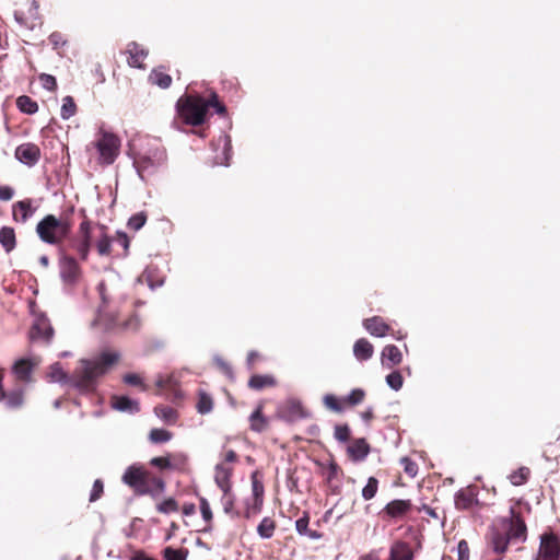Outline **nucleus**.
Listing matches in <instances>:
<instances>
[{"label": "nucleus", "mask_w": 560, "mask_h": 560, "mask_svg": "<svg viewBox=\"0 0 560 560\" xmlns=\"http://www.w3.org/2000/svg\"><path fill=\"white\" fill-rule=\"evenodd\" d=\"M118 358L116 352H103L93 360H81L71 376L62 370L59 363H54L48 377L52 383L69 384L81 393L92 392L95 389L96 380L104 375Z\"/></svg>", "instance_id": "nucleus-1"}, {"label": "nucleus", "mask_w": 560, "mask_h": 560, "mask_svg": "<svg viewBox=\"0 0 560 560\" xmlns=\"http://www.w3.org/2000/svg\"><path fill=\"white\" fill-rule=\"evenodd\" d=\"M511 514L510 518L503 517L494 522L486 536L488 548L499 556L508 550L511 540H526L527 528L524 521L514 515L513 510Z\"/></svg>", "instance_id": "nucleus-2"}, {"label": "nucleus", "mask_w": 560, "mask_h": 560, "mask_svg": "<svg viewBox=\"0 0 560 560\" xmlns=\"http://www.w3.org/2000/svg\"><path fill=\"white\" fill-rule=\"evenodd\" d=\"M98 292L102 305L98 310L95 324L101 325L105 330H112L116 327H121V329L126 331L139 330L141 319L137 314L131 315L127 320L119 324L117 316L112 312V305H116L125 300L122 294L115 292L114 287L105 281L98 284Z\"/></svg>", "instance_id": "nucleus-3"}, {"label": "nucleus", "mask_w": 560, "mask_h": 560, "mask_svg": "<svg viewBox=\"0 0 560 560\" xmlns=\"http://www.w3.org/2000/svg\"><path fill=\"white\" fill-rule=\"evenodd\" d=\"M39 240L49 245H59L70 233V224L54 214H47L36 225Z\"/></svg>", "instance_id": "nucleus-4"}, {"label": "nucleus", "mask_w": 560, "mask_h": 560, "mask_svg": "<svg viewBox=\"0 0 560 560\" xmlns=\"http://www.w3.org/2000/svg\"><path fill=\"white\" fill-rule=\"evenodd\" d=\"M209 108L207 100L201 96L189 95L185 98H179L177 102V110L185 124L191 126L201 125Z\"/></svg>", "instance_id": "nucleus-5"}, {"label": "nucleus", "mask_w": 560, "mask_h": 560, "mask_svg": "<svg viewBox=\"0 0 560 560\" xmlns=\"http://www.w3.org/2000/svg\"><path fill=\"white\" fill-rule=\"evenodd\" d=\"M91 145L98 153V162L103 165H110L119 154L120 139L115 133L101 128Z\"/></svg>", "instance_id": "nucleus-6"}, {"label": "nucleus", "mask_w": 560, "mask_h": 560, "mask_svg": "<svg viewBox=\"0 0 560 560\" xmlns=\"http://www.w3.org/2000/svg\"><path fill=\"white\" fill-rule=\"evenodd\" d=\"M166 160L165 150L158 144L149 145L143 152L135 159L133 165L139 176L143 179L144 175L154 173Z\"/></svg>", "instance_id": "nucleus-7"}, {"label": "nucleus", "mask_w": 560, "mask_h": 560, "mask_svg": "<svg viewBox=\"0 0 560 560\" xmlns=\"http://www.w3.org/2000/svg\"><path fill=\"white\" fill-rule=\"evenodd\" d=\"M122 482L138 494H153V490L150 489L147 481V471L141 466H129L122 475Z\"/></svg>", "instance_id": "nucleus-8"}, {"label": "nucleus", "mask_w": 560, "mask_h": 560, "mask_svg": "<svg viewBox=\"0 0 560 560\" xmlns=\"http://www.w3.org/2000/svg\"><path fill=\"white\" fill-rule=\"evenodd\" d=\"M535 560H560V541L553 534H544Z\"/></svg>", "instance_id": "nucleus-9"}, {"label": "nucleus", "mask_w": 560, "mask_h": 560, "mask_svg": "<svg viewBox=\"0 0 560 560\" xmlns=\"http://www.w3.org/2000/svg\"><path fill=\"white\" fill-rule=\"evenodd\" d=\"M59 272L66 285H74L81 276V269L77 260L69 256H62L59 261Z\"/></svg>", "instance_id": "nucleus-10"}, {"label": "nucleus", "mask_w": 560, "mask_h": 560, "mask_svg": "<svg viewBox=\"0 0 560 560\" xmlns=\"http://www.w3.org/2000/svg\"><path fill=\"white\" fill-rule=\"evenodd\" d=\"M38 207V201L31 198L14 202L12 206L13 221L18 223H26L34 215Z\"/></svg>", "instance_id": "nucleus-11"}, {"label": "nucleus", "mask_w": 560, "mask_h": 560, "mask_svg": "<svg viewBox=\"0 0 560 560\" xmlns=\"http://www.w3.org/2000/svg\"><path fill=\"white\" fill-rule=\"evenodd\" d=\"M212 149L215 152L213 156L214 165H229L232 145L231 138L226 133H221L219 138L212 142Z\"/></svg>", "instance_id": "nucleus-12"}, {"label": "nucleus", "mask_w": 560, "mask_h": 560, "mask_svg": "<svg viewBox=\"0 0 560 560\" xmlns=\"http://www.w3.org/2000/svg\"><path fill=\"white\" fill-rule=\"evenodd\" d=\"M39 359L36 357L21 358L14 362L12 373L19 381L30 383L32 382L33 370L39 364Z\"/></svg>", "instance_id": "nucleus-13"}, {"label": "nucleus", "mask_w": 560, "mask_h": 560, "mask_svg": "<svg viewBox=\"0 0 560 560\" xmlns=\"http://www.w3.org/2000/svg\"><path fill=\"white\" fill-rule=\"evenodd\" d=\"M15 158L27 166H34L40 158V150L34 143H23L15 149Z\"/></svg>", "instance_id": "nucleus-14"}, {"label": "nucleus", "mask_w": 560, "mask_h": 560, "mask_svg": "<svg viewBox=\"0 0 560 560\" xmlns=\"http://www.w3.org/2000/svg\"><path fill=\"white\" fill-rule=\"evenodd\" d=\"M457 510H468L478 503L477 491L472 486L458 490L454 498Z\"/></svg>", "instance_id": "nucleus-15"}, {"label": "nucleus", "mask_w": 560, "mask_h": 560, "mask_svg": "<svg viewBox=\"0 0 560 560\" xmlns=\"http://www.w3.org/2000/svg\"><path fill=\"white\" fill-rule=\"evenodd\" d=\"M54 330L45 315H39L35 318L32 330H31V339H44L45 341H49L52 337Z\"/></svg>", "instance_id": "nucleus-16"}, {"label": "nucleus", "mask_w": 560, "mask_h": 560, "mask_svg": "<svg viewBox=\"0 0 560 560\" xmlns=\"http://www.w3.org/2000/svg\"><path fill=\"white\" fill-rule=\"evenodd\" d=\"M233 468L225 463H218L214 467V482L222 492L232 489L231 477Z\"/></svg>", "instance_id": "nucleus-17"}, {"label": "nucleus", "mask_w": 560, "mask_h": 560, "mask_svg": "<svg viewBox=\"0 0 560 560\" xmlns=\"http://www.w3.org/2000/svg\"><path fill=\"white\" fill-rule=\"evenodd\" d=\"M363 326L370 335L378 338L385 337L390 330V327L380 316L366 318Z\"/></svg>", "instance_id": "nucleus-18"}, {"label": "nucleus", "mask_w": 560, "mask_h": 560, "mask_svg": "<svg viewBox=\"0 0 560 560\" xmlns=\"http://www.w3.org/2000/svg\"><path fill=\"white\" fill-rule=\"evenodd\" d=\"M112 408L126 413H137L140 410L139 402L136 399H131L128 396H113Z\"/></svg>", "instance_id": "nucleus-19"}, {"label": "nucleus", "mask_w": 560, "mask_h": 560, "mask_svg": "<svg viewBox=\"0 0 560 560\" xmlns=\"http://www.w3.org/2000/svg\"><path fill=\"white\" fill-rule=\"evenodd\" d=\"M381 360L383 366L390 369L401 363L402 353L396 346L388 345L383 348Z\"/></svg>", "instance_id": "nucleus-20"}, {"label": "nucleus", "mask_w": 560, "mask_h": 560, "mask_svg": "<svg viewBox=\"0 0 560 560\" xmlns=\"http://www.w3.org/2000/svg\"><path fill=\"white\" fill-rule=\"evenodd\" d=\"M127 52L129 55L128 63L135 68H142V61L148 56V51L143 49L140 45L132 42L128 44Z\"/></svg>", "instance_id": "nucleus-21"}, {"label": "nucleus", "mask_w": 560, "mask_h": 560, "mask_svg": "<svg viewBox=\"0 0 560 560\" xmlns=\"http://www.w3.org/2000/svg\"><path fill=\"white\" fill-rule=\"evenodd\" d=\"M388 560H413V552L408 544L397 541L390 548Z\"/></svg>", "instance_id": "nucleus-22"}, {"label": "nucleus", "mask_w": 560, "mask_h": 560, "mask_svg": "<svg viewBox=\"0 0 560 560\" xmlns=\"http://www.w3.org/2000/svg\"><path fill=\"white\" fill-rule=\"evenodd\" d=\"M370 446L364 439H357L349 447V456L355 460H363L369 455Z\"/></svg>", "instance_id": "nucleus-23"}, {"label": "nucleus", "mask_w": 560, "mask_h": 560, "mask_svg": "<svg viewBox=\"0 0 560 560\" xmlns=\"http://www.w3.org/2000/svg\"><path fill=\"white\" fill-rule=\"evenodd\" d=\"M374 348L370 341L361 338L353 346V354L359 361H366L372 358Z\"/></svg>", "instance_id": "nucleus-24"}, {"label": "nucleus", "mask_w": 560, "mask_h": 560, "mask_svg": "<svg viewBox=\"0 0 560 560\" xmlns=\"http://www.w3.org/2000/svg\"><path fill=\"white\" fill-rule=\"evenodd\" d=\"M411 509L409 500H393L385 506V512L392 517H399Z\"/></svg>", "instance_id": "nucleus-25"}, {"label": "nucleus", "mask_w": 560, "mask_h": 560, "mask_svg": "<svg viewBox=\"0 0 560 560\" xmlns=\"http://www.w3.org/2000/svg\"><path fill=\"white\" fill-rule=\"evenodd\" d=\"M0 244L7 253H10L11 250L14 249L16 245V240L13 228L2 226L0 229Z\"/></svg>", "instance_id": "nucleus-26"}, {"label": "nucleus", "mask_w": 560, "mask_h": 560, "mask_svg": "<svg viewBox=\"0 0 560 560\" xmlns=\"http://www.w3.org/2000/svg\"><path fill=\"white\" fill-rule=\"evenodd\" d=\"M295 528L300 535L306 536L312 540H317L322 537L320 533L308 528V517L306 515L296 520Z\"/></svg>", "instance_id": "nucleus-27"}, {"label": "nucleus", "mask_w": 560, "mask_h": 560, "mask_svg": "<svg viewBox=\"0 0 560 560\" xmlns=\"http://www.w3.org/2000/svg\"><path fill=\"white\" fill-rule=\"evenodd\" d=\"M154 413L167 424L175 423L177 419L176 410L170 406H158L154 408Z\"/></svg>", "instance_id": "nucleus-28"}, {"label": "nucleus", "mask_w": 560, "mask_h": 560, "mask_svg": "<svg viewBox=\"0 0 560 560\" xmlns=\"http://www.w3.org/2000/svg\"><path fill=\"white\" fill-rule=\"evenodd\" d=\"M18 108L25 114H35L38 110V105L27 95L19 96L16 100Z\"/></svg>", "instance_id": "nucleus-29"}, {"label": "nucleus", "mask_w": 560, "mask_h": 560, "mask_svg": "<svg viewBox=\"0 0 560 560\" xmlns=\"http://www.w3.org/2000/svg\"><path fill=\"white\" fill-rule=\"evenodd\" d=\"M273 532H275V522L269 517H264L257 526L258 535L264 539H268V538L272 537Z\"/></svg>", "instance_id": "nucleus-30"}, {"label": "nucleus", "mask_w": 560, "mask_h": 560, "mask_svg": "<svg viewBox=\"0 0 560 560\" xmlns=\"http://www.w3.org/2000/svg\"><path fill=\"white\" fill-rule=\"evenodd\" d=\"M149 80H150L153 84H155V85H158V86H160V88H162V89H167V88L171 85V83H172V78H171V75H168V74H166V73H163V72H161V71H158V70H153V71L150 73V75H149Z\"/></svg>", "instance_id": "nucleus-31"}, {"label": "nucleus", "mask_w": 560, "mask_h": 560, "mask_svg": "<svg viewBox=\"0 0 560 560\" xmlns=\"http://www.w3.org/2000/svg\"><path fill=\"white\" fill-rule=\"evenodd\" d=\"M196 408H197V411L200 415L210 413L212 411V409H213V400H212V398L208 394L201 392L199 394L198 402H197Z\"/></svg>", "instance_id": "nucleus-32"}, {"label": "nucleus", "mask_w": 560, "mask_h": 560, "mask_svg": "<svg viewBox=\"0 0 560 560\" xmlns=\"http://www.w3.org/2000/svg\"><path fill=\"white\" fill-rule=\"evenodd\" d=\"M77 112V105L72 96H65L62 98V105L60 110V116L62 119L67 120L71 118Z\"/></svg>", "instance_id": "nucleus-33"}, {"label": "nucleus", "mask_w": 560, "mask_h": 560, "mask_svg": "<svg viewBox=\"0 0 560 560\" xmlns=\"http://www.w3.org/2000/svg\"><path fill=\"white\" fill-rule=\"evenodd\" d=\"M273 384L275 380L268 375H253L248 382V386L257 390Z\"/></svg>", "instance_id": "nucleus-34"}, {"label": "nucleus", "mask_w": 560, "mask_h": 560, "mask_svg": "<svg viewBox=\"0 0 560 560\" xmlns=\"http://www.w3.org/2000/svg\"><path fill=\"white\" fill-rule=\"evenodd\" d=\"M172 436V433L164 429H152L149 433V440L154 444L166 443Z\"/></svg>", "instance_id": "nucleus-35"}, {"label": "nucleus", "mask_w": 560, "mask_h": 560, "mask_svg": "<svg viewBox=\"0 0 560 560\" xmlns=\"http://www.w3.org/2000/svg\"><path fill=\"white\" fill-rule=\"evenodd\" d=\"M91 245V237H81L80 240L73 242L72 247L79 254L81 259L85 260L88 258Z\"/></svg>", "instance_id": "nucleus-36"}, {"label": "nucleus", "mask_w": 560, "mask_h": 560, "mask_svg": "<svg viewBox=\"0 0 560 560\" xmlns=\"http://www.w3.org/2000/svg\"><path fill=\"white\" fill-rule=\"evenodd\" d=\"M378 488V481L375 477H370L366 485L362 489V497L364 500H371L375 497Z\"/></svg>", "instance_id": "nucleus-37"}, {"label": "nucleus", "mask_w": 560, "mask_h": 560, "mask_svg": "<svg viewBox=\"0 0 560 560\" xmlns=\"http://www.w3.org/2000/svg\"><path fill=\"white\" fill-rule=\"evenodd\" d=\"M250 428L254 431L260 432L265 427V419L261 413V407H258L249 417Z\"/></svg>", "instance_id": "nucleus-38"}, {"label": "nucleus", "mask_w": 560, "mask_h": 560, "mask_svg": "<svg viewBox=\"0 0 560 560\" xmlns=\"http://www.w3.org/2000/svg\"><path fill=\"white\" fill-rule=\"evenodd\" d=\"M188 555V550L180 548L174 549L172 547H166L164 549V558L165 560H186Z\"/></svg>", "instance_id": "nucleus-39"}, {"label": "nucleus", "mask_w": 560, "mask_h": 560, "mask_svg": "<svg viewBox=\"0 0 560 560\" xmlns=\"http://www.w3.org/2000/svg\"><path fill=\"white\" fill-rule=\"evenodd\" d=\"M386 384L394 390H399L402 387L404 378L398 371H394L386 376Z\"/></svg>", "instance_id": "nucleus-40"}, {"label": "nucleus", "mask_w": 560, "mask_h": 560, "mask_svg": "<svg viewBox=\"0 0 560 560\" xmlns=\"http://www.w3.org/2000/svg\"><path fill=\"white\" fill-rule=\"evenodd\" d=\"M529 476V469L528 468H520L517 471H514L510 475V481L514 486H520L526 482L527 478Z\"/></svg>", "instance_id": "nucleus-41"}, {"label": "nucleus", "mask_w": 560, "mask_h": 560, "mask_svg": "<svg viewBox=\"0 0 560 560\" xmlns=\"http://www.w3.org/2000/svg\"><path fill=\"white\" fill-rule=\"evenodd\" d=\"M213 362L228 378H234L232 366L226 361H224L220 355L215 354L213 357Z\"/></svg>", "instance_id": "nucleus-42"}, {"label": "nucleus", "mask_w": 560, "mask_h": 560, "mask_svg": "<svg viewBox=\"0 0 560 560\" xmlns=\"http://www.w3.org/2000/svg\"><path fill=\"white\" fill-rule=\"evenodd\" d=\"M156 509L160 513L170 514L178 510V504L174 499L168 498L158 504Z\"/></svg>", "instance_id": "nucleus-43"}, {"label": "nucleus", "mask_w": 560, "mask_h": 560, "mask_svg": "<svg viewBox=\"0 0 560 560\" xmlns=\"http://www.w3.org/2000/svg\"><path fill=\"white\" fill-rule=\"evenodd\" d=\"M38 79H39L42 86L45 90L52 92L57 89V80L54 75L47 74V73H40Z\"/></svg>", "instance_id": "nucleus-44"}, {"label": "nucleus", "mask_w": 560, "mask_h": 560, "mask_svg": "<svg viewBox=\"0 0 560 560\" xmlns=\"http://www.w3.org/2000/svg\"><path fill=\"white\" fill-rule=\"evenodd\" d=\"M145 221L147 217L143 212L136 213L128 220V228L138 231L144 225Z\"/></svg>", "instance_id": "nucleus-45"}, {"label": "nucleus", "mask_w": 560, "mask_h": 560, "mask_svg": "<svg viewBox=\"0 0 560 560\" xmlns=\"http://www.w3.org/2000/svg\"><path fill=\"white\" fill-rule=\"evenodd\" d=\"M112 248V240L107 235H102L96 242V249L100 255H108Z\"/></svg>", "instance_id": "nucleus-46"}, {"label": "nucleus", "mask_w": 560, "mask_h": 560, "mask_svg": "<svg viewBox=\"0 0 560 560\" xmlns=\"http://www.w3.org/2000/svg\"><path fill=\"white\" fill-rule=\"evenodd\" d=\"M334 435L337 441L347 442L350 439V429L347 424H337Z\"/></svg>", "instance_id": "nucleus-47"}, {"label": "nucleus", "mask_w": 560, "mask_h": 560, "mask_svg": "<svg viewBox=\"0 0 560 560\" xmlns=\"http://www.w3.org/2000/svg\"><path fill=\"white\" fill-rule=\"evenodd\" d=\"M324 400V405L335 411V412H341L342 411V407L341 405L339 404L338 399L336 398V396L331 395V394H327L324 396L323 398Z\"/></svg>", "instance_id": "nucleus-48"}, {"label": "nucleus", "mask_w": 560, "mask_h": 560, "mask_svg": "<svg viewBox=\"0 0 560 560\" xmlns=\"http://www.w3.org/2000/svg\"><path fill=\"white\" fill-rule=\"evenodd\" d=\"M364 396H365V393L363 389L355 388L350 392V394L347 397V401L350 405L355 406V405L362 402V400L364 399Z\"/></svg>", "instance_id": "nucleus-49"}, {"label": "nucleus", "mask_w": 560, "mask_h": 560, "mask_svg": "<svg viewBox=\"0 0 560 560\" xmlns=\"http://www.w3.org/2000/svg\"><path fill=\"white\" fill-rule=\"evenodd\" d=\"M400 464L402 465L404 467V470L407 475H409L410 477H415L418 472V466L415 462H412L410 458L408 457H402L400 459Z\"/></svg>", "instance_id": "nucleus-50"}, {"label": "nucleus", "mask_w": 560, "mask_h": 560, "mask_svg": "<svg viewBox=\"0 0 560 560\" xmlns=\"http://www.w3.org/2000/svg\"><path fill=\"white\" fill-rule=\"evenodd\" d=\"M222 505L225 513H230L234 504V495L231 490L229 492H222Z\"/></svg>", "instance_id": "nucleus-51"}, {"label": "nucleus", "mask_w": 560, "mask_h": 560, "mask_svg": "<svg viewBox=\"0 0 560 560\" xmlns=\"http://www.w3.org/2000/svg\"><path fill=\"white\" fill-rule=\"evenodd\" d=\"M49 43L54 47V49H58L66 45L67 40L63 38L62 34L59 32H54L48 37Z\"/></svg>", "instance_id": "nucleus-52"}, {"label": "nucleus", "mask_w": 560, "mask_h": 560, "mask_svg": "<svg viewBox=\"0 0 560 560\" xmlns=\"http://www.w3.org/2000/svg\"><path fill=\"white\" fill-rule=\"evenodd\" d=\"M458 560H469V546L468 542L462 539L457 545Z\"/></svg>", "instance_id": "nucleus-53"}, {"label": "nucleus", "mask_w": 560, "mask_h": 560, "mask_svg": "<svg viewBox=\"0 0 560 560\" xmlns=\"http://www.w3.org/2000/svg\"><path fill=\"white\" fill-rule=\"evenodd\" d=\"M200 511H201L202 518L206 522H210L212 520V512H211L210 504L207 501V499H205V498L200 499Z\"/></svg>", "instance_id": "nucleus-54"}, {"label": "nucleus", "mask_w": 560, "mask_h": 560, "mask_svg": "<svg viewBox=\"0 0 560 560\" xmlns=\"http://www.w3.org/2000/svg\"><path fill=\"white\" fill-rule=\"evenodd\" d=\"M207 104H209V107H214L218 114H224L226 110L225 106L219 102L215 93L211 94V97L207 100Z\"/></svg>", "instance_id": "nucleus-55"}, {"label": "nucleus", "mask_w": 560, "mask_h": 560, "mask_svg": "<svg viewBox=\"0 0 560 560\" xmlns=\"http://www.w3.org/2000/svg\"><path fill=\"white\" fill-rule=\"evenodd\" d=\"M103 493V482L100 479H96L94 481L91 494H90V501L94 502L97 499H100L101 494Z\"/></svg>", "instance_id": "nucleus-56"}, {"label": "nucleus", "mask_w": 560, "mask_h": 560, "mask_svg": "<svg viewBox=\"0 0 560 560\" xmlns=\"http://www.w3.org/2000/svg\"><path fill=\"white\" fill-rule=\"evenodd\" d=\"M150 464L154 467L162 468V469L171 467V460L168 457H153L150 460Z\"/></svg>", "instance_id": "nucleus-57"}, {"label": "nucleus", "mask_w": 560, "mask_h": 560, "mask_svg": "<svg viewBox=\"0 0 560 560\" xmlns=\"http://www.w3.org/2000/svg\"><path fill=\"white\" fill-rule=\"evenodd\" d=\"M124 382L131 386H139L142 384V380L138 374L128 373L124 376Z\"/></svg>", "instance_id": "nucleus-58"}, {"label": "nucleus", "mask_w": 560, "mask_h": 560, "mask_svg": "<svg viewBox=\"0 0 560 560\" xmlns=\"http://www.w3.org/2000/svg\"><path fill=\"white\" fill-rule=\"evenodd\" d=\"M14 190L10 186H0V200L9 201L13 198Z\"/></svg>", "instance_id": "nucleus-59"}, {"label": "nucleus", "mask_w": 560, "mask_h": 560, "mask_svg": "<svg viewBox=\"0 0 560 560\" xmlns=\"http://www.w3.org/2000/svg\"><path fill=\"white\" fill-rule=\"evenodd\" d=\"M237 460V455L234 451L230 450L224 454V457L221 463H225L226 465L231 463H235Z\"/></svg>", "instance_id": "nucleus-60"}, {"label": "nucleus", "mask_w": 560, "mask_h": 560, "mask_svg": "<svg viewBox=\"0 0 560 560\" xmlns=\"http://www.w3.org/2000/svg\"><path fill=\"white\" fill-rule=\"evenodd\" d=\"M152 483L154 486V490L158 492V493H161L164 491L165 489V483L164 481L161 479V478H153L152 479Z\"/></svg>", "instance_id": "nucleus-61"}, {"label": "nucleus", "mask_w": 560, "mask_h": 560, "mask_svg": "<svg viewBox=\"0 0 560 560\" xmlns=\"http://www.w3.org/2000/svg\"><path fill=\"white\" fill-rule=\"evenodd\" d=\"M290 408L294 415L302 416V405L300 401H290Z\"/></svg>", "instance_id": "nucleus-62"}, {"label": "nucleus", "mask_w": 560, "mask_h": 560, "mask_svg": "<svg viewBox=\"0 0 560 560\" xmlns=\"http://www.w3.org/2000/svg\"><path fill=\"white\" fill-rule=\"evenodd\" d=\"M80 232L82 234L81 237H90V223L88 221H83L80 224Z\"/></svg>", "instance_id": "nucleus-63"}, {"label": "nucleus", "mask_w": 560, "mask_h": 560, "mask_svg": "<svg viewBox=\"0 0 560 560\" xmlns=\"http://www.w3.org/2000/svg\"><path fill=\"white\" fill-rule=\"evenodd\" d=\"M361 418L364 422H370L373 418V409L368 408L364 412H362Z\"/></svg>", "instance_id": "nucleus-64"}]
</instances>
